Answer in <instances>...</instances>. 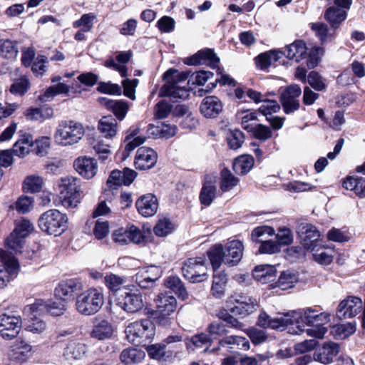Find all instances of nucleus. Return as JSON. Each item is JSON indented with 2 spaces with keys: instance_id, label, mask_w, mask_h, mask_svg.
I'll use <instances>...</instances> for the list:
<instances>
[{
  "instance_id": "obj_30",
  "label": "nucleus",
  "mask_w": 365,
  "mask_h": 365,
  "mask_svg": "<svg viewBox=\"0 0 365 365\" xmlns=\"http://www.w3.org/2000/svg\"><path fill=\"white\" fill-rule=\"evenodd\" d=\"M222 103L216 96L205 97L200 104V112L206 118H215L222 110Z\"/></svg>"
},
{
  "instance_id": "obj_59",
  "label": "nucleus",
  "mask_w": 365,
  "mask_h": 365,
  "mask_svg": "<svg viewBox=\"0 0 365 365\" xmlns=\"http://www.w3.org/2000/svg\"><path fill=\"white\" fill-rule=\"evenodd\" d=\"M174 225L168 218L159 220L154 227V232L157 236L165 237L173 232Z\"/></svg>"
},
{
  "instance_id": "obj_4",
  "label": "nucleus",
  "mask_w": 365,
  "mask_h": 365,
  "mask_svg": "<svg viewBox=\"0 0 365 365\" xmlns=\"http://www.w3.org/2000/svg\"><path fill=\"white\" fill-rule=\"evenodd\" d=\"M125 333L130 342L145 346L153 339L155 326L150 319H145L129 324L125 328Z\"/></svg>"
},
{
  "instance_id": "obj_60",
  "label": "nucleus",
  "mask_w": 365,
  "mask_h": 365,
  "mask_svg": "<svg viewBox=\"0 0 365 365\" xmlns=\"http://www.w3.org/2000/svg\"><path fill=\"white\" fill-rule=\"evenodd\" d=\"M216 187L210 184L204 185L200 195V200L202 205L208 206L215 197Z\"/></svg>"
},
{
  "instance_id": "obj_46",
  "label": "nucleus",
  "mask_w": 365,
  "mask_h": 365,
  "mask_svg": "<svg viewBox=\"0 0 365 365\" xmlns=\"http://www.w3.org/2000/svg\"><path fill=\"white\" fill-rule=\"evenodd\" d=\"M253 165L254 159L251 155H241L235 160L233 170L237 174L245 175L252 169Z\"/></svg>"
},
{
  "instance_id": "obj_58",
  "label": "nucleus",
  "mask_w": 365,
  "mask_h": 365,
  "mask_svg": "<svg viewBox=\"0 0 365 365\" xmlns=\"http://www.w3.org/2000/svg\"><path fill=\"white\" fill-rule=\"evenodd\" d=\"M70 91V86L63 83H58L56 85L48 87L43 95V100H48L59 94H68Z\"/></svg>"
},
{
  "instance_id": "obj_21",
  "label": "nucleus",
  "mask_w": 365,
  "mask_h": 365,
  "mask_svg": "<svg viewBox=\"0 0 365 365\" xmlns=\"http://www.w3.org/2000/svg\"><path fill=\"white\" fill-rule=\"evenodd\" d=\"M76 172L86 179L93 178L98 172V164L96 159L87 156H80L73 162Z\"/></svg>"
},
{
  "instance_id": "obj_64",
  "label": "nucleus",
  "mask_w": 365,
  "mask_h": 365,
  "mask_svg": "<svg viewBox=\"0 0 365 365\" xmlns=\"http://www.w3.org/2000/svg\"><path fill=\"white\" fill-rule=\"evenodd\" d=\"M125 282V278L114 274H110L105 277V283L107 287L113 292L119 290Z\"/></svg>"
},
{
  "instance_id": "obj_37",
  "label": "nucleus",
  "mask_w": 365,
  "mask_h": 365,
  "mask_svg": "<svg viewBox=\"0 0 365 365\" xmlns=\"http://www.w3.org/2000/svg\"><path fill=\"white\" fill-rule=\"evenodd\" d=\"M276 269L272 265L264 264L257 266L253 271V277L262 283H267L274 279Z\"/></svg>"
},
{
  "instance_id": "obj_24",
  "label": "nucleus",
  "mask_w": 365,
  "mask_h": 365,
  "mask_svg": "<svg viewBox=\"0 0 365 365\" xmlns=\"http://www.w3.org/2000/svg\"><path fill=\"white\" fill-rule=\"evenodd\" d=\"M139 214L148 217L153 216L158 211V202L156 197L152 194L140 196L135 202Z\"/></svg>"
},
{
  "instance_id": "obj_6",
  "label": "nucleus",
  "mask_w": 365,
  "mask_h": 365,
  "mask_svg": "<svg viewBox=\"0 0 365 365\" xmlns=\"http://www.w3.org/2000/svg\"><path fill=\"white\" fill-rule=\"evenodd\" d=\"M78 179L73 176L61 178L58 187L60 193L61 203L66 209L77 207L80 202V186Z\"/></svg>"
},
{
  "instance_id": "obj_40",
  "label": "nucleus",
  "mask_w": 365,
  "mask_h": 365,
  "mask_svg": "<svg viewBox=\"0 0 365 365\" xmlns=\"http://www.w3.org/2000/svg\"><path fill=\"white\" fill-rule=\"evenodd\" d=\"M112 334V326L106 320L96 322L91 331V336L98 340L109 339Z\"/></svg>"
},
{
  "instance_id": "obj_29",
  "label": "nucleus",
  "mask_w": 365,
  "mask_h": 365,
  "mask_svg": "<svg viewBox=\"0 0 365 365\" xmlns=\"http://www.w3.org/2000/svg\"><path fill=\"white\" fill-rule=\"evenodd\" d=\"M244 247L242 242L232 240L229 242L225 250V264L235 266L241 260L243 255Z\"/></svg>"
},
{
  "instance_id": "obj_49",
  "label": "nucleus",
  "mask_w": 365,
  "mask_h": 365,
  "mask_svg": "<svg viewBox=\"0 0 365 365\" xmlns=\"http://www.w3.org/2000/svg\"><path fill=\"white\" fill-rule=\"evenodd\" d=\"M145 354L141 350L133 348L124 349L120 356V361L125 364L138 363L144 358Z\"/></svg>"
},
{
  "instance_id": "obj_2",
  "label": "nucleus",
  "mask_w": 365,
  "mask_h": 365,
  "mask_svg": "<svg viewBox=\"0 0 365 365\" xmlns=\"http://www.w3.org/2000/svg\"><path fill=\"white\" fill-rule=\"evenodd\" d=\"M85 135L82 123L73 120H61L56 128L53 138L61 146H71L78 143Z\"/></svg>"
},
{
  "instance_id": "obj_11",
  "label": "nucleus",
  "mask_w": 365,
  "mask_h": 365,
  "mask_svg": "<svg viewBox=\"0 0 365 365\" xmlns=\"http://www.w3.org/2000/svg\"><path fill=\"white\" fill-rule=\"evenodd\" d=\"M66 307V301L63 299L51 303H47L42 299H36L34 304L26 306L24 312L25 314L34 313L43 314L48 312L53 316H60L63 314Z\"/></svg>"
},
{
  "instance_id": "obj_14",
  "label": "nucleus",
  "mask_w": 365,
  "mask_h": 365,
  "mask_svg": "<svg viewBox=\"0 0 365 365\" xmlns=\"http://www.w3.org/2000/svg\"><path fill=\"white\" fill-rule=\"evenodd\" d=\"M233 305L229 311L235 316L245 317L254 312L258 307L257 299L246 294H240L233 299Z\"/></svg>"
},
{
  "instance_id": "obj_27",
  "label": "nucleus",
  "mask_w": 365,
  "mask_h": 365,
  "mask_svg": "<svg viewBox=\"0 0 365 365\" xmlns=\"http://www.w3.org/2000/svg\"><path fill=\"white\" fill-rule=\"evenodd\" d=\"M156 312L163 317L173 313L177 307L176 299L168 293H160L155 299Z\"/></svg>"
},
{
  "instance_id": "obj_1",
  "label": "nucleus",
  "mask_w": 365,
  "mask_h": 365,
  "mask_svg": "<svg viewBox=\"0 0 365 365\" xmlns=\"http://www.w3.org/2000/svg\"><path fill=\"white\" fill-rule=\"evenodd\" d=\"M329 320V314L327 313H319L308 307L291 311L275 318H272L266 312H262L257 324L261 327L272 329H281L289 324H296L297 330L293 333L300 334L306 332L308 336L322 339L327 332V329L324 325Z\"/></svg>"
},
{
  "instance_id": "obj_17",
  "label": "nucleus",
  "mask_w": 365,
  "mask_h": 365,
  "mask_svg": "<svg viewBox=\"0 0 365 365\" xmlns=\"http://www.w3.org/2000/svg\"><path fill=\"white\" fill-rule=\"evenodd\" d=\"M301 94L302 89L297 84L290 85L282 91L281 103L285 113H292L299 108L300 103L298 98Z\"/></svg>"
},
{
  "instance_id": "obj_56",
  "label": "nucleus",
  "mask_w": 365,
  "mask_h": 365,
  "mask_svg": "<svg viewBox=\"0 0 365 365\" xmlns=\"http://www.w3.org/2000/svg\"><path fill=\"white\" fill-rule=\"evenodd\" d=\"M110 145L103 142V140H96L93 143V149L99 159L102 161L108 160L111 155Z\"/></svg>"
},
{
  "instance_id": "obj_16",
  "label": "nucleus",
  "mask_w": 365,
  "mask_h": 365,
  "mask_svg": "<svg viewBox=\"0 0 365 365\" xmlns=\"http://www.w3.org/2000/svg\"><path fill=\"white\" fill-rule=\"evenodd\" d=\"M362 308L363 302L361 298L349 296L338 305L336 317L341 320L351 319L360 313Z\"/></svg>"
},
{
  "instance_id": "obj_34",
  "label": "nucleus",
  "mask_w": 365,
  "mask_h": 365,
  "mask_svg": "<svg viewBox=\"0 0 365 365\" xmlns=\"http://www.w3.org/2000/svg\"><path fill=\"white\" fill-rule=\"evenodd\" d=\"M53 110L49 106L29 108L24 113L27 120L43 122L53 116Z\"/></svg>"
},
{
  "instance_id": "obj_52",
  "label": "nucleus",
  "mask_w": 365,
  "mask_h": 365,
  "mask_svg": "<svg viewBox=\"0 0 365 365\" xmlns=\"http://www.w3.org/2000/svg\"><path fill=\"white\" fill-rule=\"evenodd\" d=\"M43 186V179L38 175H29L24 181L23 188L31 193L40 192Z\"/></svg>"
},
{
  "instance_id": "obj_44",
  "label": "nucleus",
  "mask_w": 365,
  "mask_h": 365,
  "mask_svg": "<svg viewBox=\"0 0 365 365\" xmlns=\"http://www.w3.org/2000/svg\"><path fill=\"white\" fill-rule=\"evenodd\" d=\"M280 58V53L269 51L262 53L255 58L256 65L262 70H264Z\"/></svg>"
},
{
  "instance_id": "obj_63",
  "label": "nucleus",
  "mask_w": 365,
  "mask_h": 365,
  "mask_svg": "<svg viewBox=\"0 0 365 365\" xmlns=\"http://www.w3.org/2000/svg\"><path fill=\"white\" fill-rule=\"evenodd\" d=\"M227 143L230 148L237 150L241 147L244 143L245 136L242 131L235 130L227 135Z\"/></svg>"
},
{
  "instance_id": "obj_31",
  "label": "nucleus",
  "mask_w": 365,
  "mask_h": 365,
  "mask_svg": "<svg viewBox=\"0 0 365 365\" xmlns=\"http://www.w3.org/2000/svg\"><path fill=\"white\" fill-rule=\"evenodd\" d=\"M34 145L33 136L29 133H22L19 135V139L14 144L11 149L14 155L19 158H24L31 150Z\"/></svg>"
},
{
  "instance_id": "obj_15",
  "label": "nucleus",
  "mask_w": 365,
  "mask_h": 365,
  "mask_svg": "<svg viewBox=\"0 0 365 365\" xmlns=\"http://www.w3.org/2000/svg\"><path fill=\"white\" fill-rule=\"evenodd\" d=\"M0 261L3 263L2 267H0V289H2L17 272L18 262L13 255L2 249H0Z\"/></svg>"
},
{
  "instance_id": "obj_55",
  "label": "nucleus",
  "mask_w": 365,
  "mask_h": 365,
  "mask_svg": "<svg viewBox=\"0 0 365 365\" xmlns=\"http://www.w3.org/2000/svg\"><path fill=\"white\" fill-rule=\"evenodd\" d=\"M297 281L298 277L297 274L289 271H284L280 274L277 283L279 288L286 290L292 287Z\"/></svg>"
},
{
  "instance_id": "obj_19",
  "label": "nucleus",
  "mask_w": 365,
  "mask_h": 365,
  "mask_svg": "<svg viewBox=\"0 0 365 365\" xmlns=\"http://www.w3.org/2000/svg\"><path fill=\"white\" fill-rule=\"evenodd\" d=\"M120 307L128 313H135L144 307L143 299L140 292H125L118 298Z\"/></svg>"
},
{
  "instance_id": "obj_10",
  "label": "nucleus",
  "mask_w": 365,
  "mask_h": 365,
  "mask_svg": "<svg viewBox=\"0 0 365 365\" xmlns=\"http://www.w3.org/2000/svg\"><path fill=\"white\" fill-rule=\"evenodd\" d=\"M112 240L119 245L130 243L140 245L146 241V237L138 227L130 225L125 227L115 230L112 233Z\"/></svg>"
},
{
  "instance_id": "obj_39",
  "label": "nucleus",
  "mask_w": 365,
  "mask_h": 365,
  "mask_svg": "<svg viewBox=\"0 0 365 365\" xmlns=\"http://www.w3.org/2000/svg\"><path fill=\"white\" fill-rule=\"evenodd\" d=\"M219 345L222 347L230 346V349L243 351L250 349V342L245 337L235 335L228 336L220 340Z\"/></svg>"
},
{
  "instance_id": "obj_12",
  "label": "nucleus",
  "mask_w": 365,
  "mask_h": 365,
  "mask_svg": "<svg viewBox=\"0 0 365 365\" xmlns=\"http://www.w3.org/2000/svg\"><path fill=\"white\" fill-rule=\"evenodd\" d=\"M352 0H334V5L325 11L324 18L331 26L336 29L347 16L346 10L350 9Z\"/></svg>"
},
{
  "instance_id": "obj_42",
  "label": "nucleus",
  "mask_w": 365,
  "mask_h": 365,
  "mask_svg": "<svg viewBox=\"0 0 365 365\" xmlns=\"http://www.w3.org/2000/svg\"><path fill=\"white\" fill-rule=\"evenodd\" d=\"M207 255L214 271H216L222 263L225 264V250L221 245L212 246L207 252Z\"/></svg>"
},
{
  "instance_id": "obj_57",
  "label": "nucleus",
  "mask_w": 365,
  "mask_h": 365,
  "mask_svg": "<svg viewBox=\"0 0 365 365\" xmlns=\"http://www.w3.org/2000/svg\"><path fill=\"white\" fill-rule=\"evenodd\" d=\"M248 132L252 133L255 138L262 141L269 139L272 135L271 129L262 124H255Z\"/></svg>"
},
{
  "instance_id": "obj_9",
  "label": "nucleus",
  "mask_w": 365,
  "mask_h": 365,
  "mask_svg": "<svg viewBox=\"0 0 365 365\" xmlns=\"http://www.w3.org/2000/svg\"><path fill=\"white\" fill-rule=\"evenodd\" d=\"M31 222L26 219L16 221V227L13 232L6 240V246L15 253L20 252L23 248L24 238L33 230Z\"/></svg>"
},
{
  "instance_id": "obj_28",
  "label": "nucleus",
  "mask_w": 365,
  "mask_h": 365,
  "mask_svg": "<svg viewBox=\"0 0 365 365\" xmlns=\"http://www.w3.org/2000/svg\"><path fill=\"white\" fill-rule=\"evenodd\" d=\"M339 351L340 346L337 343L332 341L326 342L314 354V359L322 364H328L334 361Z\"/></svg>"
},
{
  "instance_id": "obj_33",
  "label": "nucleus",
  "mask_w": 365,
  "mask_h": 365,
  "mask_svg": "<svg viewBox=\"0 0 365 365\" xmlns=\"http://www.w3.org/2000/svg\"><path fill=\"white\" fill-rule=\"evenodd\" d=\"M343 187L359 197H365V177L348 176L343 182Z\"/></svg>"
},
{
  "instance_id": "obj_50",
  "label": "nucleus",
  "mask_w": 365,
  "mask_h": 365,
  "mask_svg": "<svg viewBox=\"0 0 365 365\" xmlns=\"http://www.w3.org/2000/svg\"><path fill=\"white\" fill-rule=\"evenodd\" d=\"M226 282L227 277L225 273L219 272L214 274L211 291L215 298H221L224 295Z\"/></svg>"
},
{
  "instance_id": "obj_36",
  "label": "nucleus",
  "mask_w": 365,
  "mask_h": 365,
  "mask_svg": "<svg viewBox=\"0 0 365 365\" xmlns=\"http://www.w3.org/2000/svg\"><path fill=\"white\" fill-rule=\"evenodd\" d=\"M98 128L106 138H112L117 133V120L111 115L103 116L98 121Z\"/></svg>"
},
{
  "instance_id": "obj_7",
  "label": "nucleus",
  "mask_w": 365,
  "mask_h": 365,
  "mask_svg": "<svg viewBox=\"0 0 365 365\" xmlns=\"http://www.w3.org/2000/svg\"><path fill=\"white\" fill-rule=\"evenodd\" d=\"M104 302L103 293L97 289H89L76 298V309L81 314L91 315L101 308Z\"/></svg>"
},
{
  "instance_id": "obj_45",
  "label": "nucleus",
  "mask_w": 365,
  "mask_h": 365,
  "mask_svg": "<svg viewBox=\"0 0 365 365\" xmlns=\"http://www.w3.org/2000/svg\"><path fill=\"white\" fill-rule=\"evenodd\" d=\"M311 250L314 259L321 264H329L333 260V250L331 249L317 245L314 247Z\"/></svg>"
},
{
  "instance_id": "obj_13",
  "label": "nucleus",
  "mask_w": 365,
  "mask_h": 365,
  "mask_svg": "<svg viewBox=\"0 0 365 365\" xmlns=\"http://www.w3.org/2000/svg\"><path fill=\"white\" fill-rule=\"evenodd\" d=\"M22 321L20 316L0 314V336L6 340H11L19 334Z\"/></svg>"
},
{
  "instance_id": "obj_26",
  "label": "nucleus",
  "mask_w": 365,
  "mask_h": 365,
  "mask_svg": "<svg viewBox=\"0 0 365 365\" xmlns=\"http://www.w3.org/2000/svg\"><path fill=\"white\" fill-rule=\"evenodd\" d=\"M219 61V58L213 51L206 48L187 58L185 63L188 65L206 64L212 68H215L217 66Z\"/></svg>"
},
{
  "instance_id": "obj_18",
  "label": "nucleus",
  "mask_w": 365,
  "mask_h": 365,
  "mask_svg": "<svg viewBox=\"0 0 365 365\" xmlns=\"http://www.w3.org/2000/svg\"><path fill=\"white\" fill-rule=\"evenodd\" d=\"M274 232V230L268 226L258 227L252 231V237L253 240L256 242H262L259 249L260 253L274 254L280 251L281 247L277 242H274L272 240H265L264 242H262V240L258 239L266 233L269 235H272Z\"/></svg>"
},
{
  "instance_id": "obj_25",
  "label": "nucleus",
  "mask_w": 365,
  "mask_h": 365,
  "mask_svg": "<svg viewBox=\"0 0 365 365\" xmlns=\"http://www.w3.org/2000/svg\"><path fill=\"white\" fill-rule=\"evenodd\" d=\"M98 101L101 105H104L108 110L113 113L116 120H123L130 110V104L123 100L101 98Z\"/></svg>"
},
{
  "instance_id": "obj_47",
  "label": "nucleus",
  "mask_w": 365,
  "mask_h": 365,
  "mask_svg": "<svg viewBox=\"0 0 365 365\" xmlns=\"http://www.w3.org/2000/svg\"><path fill=\"white\" fill-rule=\"evenodd\" d=\"M19 53L16 41L9 39L0 41V55L8 59L15 58Z\"/></svg>"
},
{
  "instance_id": "obj_53",
  "label": "nucleus",
  "mask_w": 365,
  "mask_h": 365,
  "mask_svg": "<svg viewBox=\"0 0 365 365\" xmlns=\"http://www.w3.org/2000/svg\"><path fill=\"white\" fill-rule=\"evenodd\" d=\"M239 180L235 177L227 169H223L221 172L220 188L223 192H227L236 186Z\"/></svg>"
},
{
  "instance_id": "obj_20",
  "label": "nucleus",
  "mask_w": 365,
  "mask_h": 365,
  "mask_svg": "<svg viewBox=\"0 0 365 365\" xmlns=\"http://www.w3.org/2000/svg\"><path fill=\"white\" fill-rule=\"evenodd\" d=\"M83 289L82 284L75 279L61 281L55 289L56 296L64 301L73 300L75 294Z\"/></svg>"
},
{
  "instance_id": "obj_32",
  "label": "nucleus",
  "mask_w": 365,
  "mask_h": 365,
  "mask_svg": "<svg viewBox=\"0 0 365 365\" xmlns=\"http://www.w3.org/2000/svg\"><path fill=\"white\" fill-rule=\"evenodd\" d=\"M306 43L301 40H297L287 46L285 50L287 57L297 63L304 59L307 55Z\"/></svg>"
},
{
  "instance_id": "obj_51",
  "label": "nucleus",
  "mask_w": 365,
  "mask_h": 365,
  "mask_svg": "<svg viewBox=\"0 0 365 365\" xmlns=\"http://www.w3.org/2000/svg\"><path fill=\"white\" fill-rule=\"evenodd\" d=\"M97 16L93 13L85 14L81 16V17L75 21L73 23V28H80L83 31L89 32L92 30L93 27V23L96 20Z\"/></svg>"
},
{
  "instance_id": "obj_43",
  "label": "nucleus",
  "mask_w": 365,
  "mask_h": 365,
  "mask_svg": "<svg viewBox=\"0 0 365 365\" xmlns=\"http://www.w3.org/2000/svg\"><path fill=\"white\" fill-rule=\"evenodd\" d=\"M31 346L21 341L13 347L10 356L14 361L24 362L31 356Z\"/></svg>"
},
{
  "instance_id": "obj_62",
  "label": "nucleus",
  "mask_w": 365,
  "mask_h": 365,
  "mask_svg": "<svg viewBox=\"0 0 365 365\" xmlns=\"http://www.w3.org/2000/svg\"><path fill=\"white\" fill-rule=\"evenodd\" d=\"M138 84L137 78L129 79L125 78L122 81L123 88V94L130 100H135V88Z\"/></svg>"
},
{
  "instance_id": "obj_5",
  "label": "nucleus",
  "mask_w": 365,
  "mask_h": 365,
  "mask_svg": "<svg viewBox=\"0 0 365 365\" xmlns=\"http://www.w3.org/2000/svg\"><path fill=\"white\" fill-rule=\"evenodd\" d=\"M68 217L56 209L43 212L39 220L38 226L41 230L48 235H61L67 228Z\"/></svg>"
},
{
  "instance_id": "obj_35",
  "label": "nucleus",
  "mask_w": 365,
  "mask_h": 365,
  "mask_svg": "<svg viewBox=\"0 0 365 365\" xmlns=\"http://www.w3.org/2000/svg\"><path fill=\"white\" fill-rule=\"evenodd\" d=\"M128 133L125 140L127 142L125 146V151L129 154L138 146L143 144L145 142L146 137L142 135H138L140 133V128L138 127L130 128L128 130Z\"/></svg>"
},
{
  "instance_id": "obj_61",
  "label": "nucleus",
  "mask_w": 365,
  "mask_h": 365,
  "mask_svg": "<svg viewBox=\"0 0 365 365\" xmlns=\"http://www.w3.org/2000/svg\"><path fill=\"white\" fill-rule=\"evenodd\" d=\"M109 233V223L108 221H103L101 219L95 222L93 230V234L98 240L105 238Z\"/></svg>"
},
{
  "instance_id": "obj_54",
  "label": "nucleus",
  "mask_w": 365,
  "mask_h": 365,
  "mask_svg": "<svg viewBox=\"0 0 365 365\" xmlns=\"http://www.w3.org/2000/svg\"><path fill=\"white\" fill-rule=\"evenodd\" d=\"M311 28L315 32V34L319 38L322 43L332 39L334 37V34L329 33L328 26L324 23H312L311 24Z\"/></svg>"
},
{
  "instance_id": "obj_48",
  "label": "nucleus",
  "mask_w": 365,
  "mask_h": 365,
  "mask_svg": "<svg viewBox=\"0 0 365 365\" xmlns=\"http://www.w3.org/2000/svg\"><path fill=\"white\" fill-rule=\"evenodd\" d=\"M30 319L26 324V330L34 334H41L45 331L46 328V322L41 319L37 317V315H41L37 313L26 314Z\"/></svg>"
},
{
  "instance_id": "obj_22",
  "label": "nucleus",
  "mask_w": 365,
  "mask_h": 365,
  "mask_svg": "<svg viewBox=\"0 0 365 365\" xmlns=\"http://www.w3.org/2000/svg\"><path fill=\"white\" fill-rule=\"evenodd\" d=\"M157 160L158 155L153 149L141 147L137 150L135 165L139 170H148L155 165Z\"/></svg>"
},
{
  "instance_id": "obj_41",
  "label": "nucleus",
  "mask_w": 365,
  "mask_h": 365,
  "mask_svg": "<svg viewBox=\"0 0 365 365\" xmlns=\"http://www.w3.org/2000/svg\"><path fill=\"white\" fill-rule=\"evenodd\" d=\"M165 285L167 288L174 292L182 300L188 299V293L178 277L171 276L166 279Z\"/></svg>"
},
{
  "instance_id": "obj_23",
  "label": "nucleus",
  "mask_w": 365,
  "mask_h": 365,
  "mask_svg": "<svg viewBox=\"0 0 365 365\" xmlns=\"http://www.w3.org/2000/svg\"><path fill=\"white\" fill-rule=\"evenodd\" d=\"M298 233L302 245L307 250H312L317 244L320 237L319 232L311 224H302L298 228Z\"/></svg>"
},
{
  "instance_id": "obj_3",
  "label": "nucleus",
  "mask_w": 365,
  "mask_h": 365,
  "mask_svg": "<svg viewBox=\"0 0 365 365\" xmlns=\"http://www.w3.org/2000/svg\"><path fill=\"white\" fill-rule=\"evenodd\" d=\"M188 76L189 73L185 72H178L175 69L168 70L163 76L166 83L160 88L159 96H169L175 100L186 99L189 96V91L180 83H185Z\"/></svg>"
},
{
  "instance_id": "obj_8",
  "label": "nucleus",
  "mask_w": 365,
  "mask_h": 365,
  "mask_svg": "<svg viewBox=\"0 0 365 365\" xmlns=\"http://www.w3.org/2000/svg\"><path fill=\"white\" fill-rule=\"evenodd\" d=\"M182 275L192 283L201 282L207 279V267L204 257L189 258L182 267Z\"/></svg>"
},
{
  "instance_id": "obj_38",
  "label": "nucleus",
  "mask_w": 365,
  "mask_h": 365,
  "mask_svg": "<svg viewBox=\"0 0 365 365\" xmlns=\"http://www.w3.org/2000/svg\"><path fill=\"white\" fill-rule=\"evenodd\" d=\"M86 352L87 347L85 344L71 341L65 348L63 354L67 359H81Z\"/></svg>"
}]
</instances>
